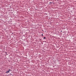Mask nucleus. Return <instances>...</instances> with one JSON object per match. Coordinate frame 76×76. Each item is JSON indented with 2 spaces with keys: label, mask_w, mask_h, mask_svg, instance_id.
<instances>
[{
  "label": "nucleus",
  "mask_w": 76,
  "mask_h": 76,
  "mask_svg": "<svg viewBox=\"0 0 76 76\" xmlns=\"http://www.w3.org/2000/svg\"><path fill=\"white\" fill-rule=\"evenodd\" d=\"M8 72H9V71H8L7 72V73Z\"/></svg>",
  "instance_id": "nucleus-1"
},
{
  "label": "nucleus",
  "mask_w": 76,
  "mask_h": 76,
  "mask_svg": "<svg viewBox=\"0 0 76 76\" xmlns=\"http://www.w3.org/2000/svg\"><path fill=\"white\" fill-rule=\"evenodd\" d=\"M45 38H46V37H44V38H43L44 39H45Z\"/></svg>",
  "instance_id": "nucleus-2"
},
{
  "label": "nucleus",
  "mask_w": 76,
  "mask_h": 76,
  "mask_svg": "<svg viewBox=\"0 0 76 76\" xmlns=\"http://www.w3.org/2000/svg\"><path fill=\"white\" fill-rule=\"evenodd\" d=\"M51 3H52V2H50L49 3V4H51Z\"/></svg>",
  "instance_id": "nucleus-3"
},
{
  "label": "nucleus",
  "mask_w": 76,
  "mask_h": 76,
  "mask_svg": "<svg viewBox=\"0 0 76 76\" xmlns=\"http://www.w3.org/2000/svg\"><path fill=\"white\" fill-rule=\"evenodd\" d=\"M8 71H10L11 70L10 69H9Z\"/></svg>",
  "instance_id": "nucleus-4"
},
{
  "label": "nucleus",
  "mask_w": 76,
  "mask_h": 76,
  "mask_svg": "<svg viewBox=\"0 0 76 76\" xmlns=\"http://www.w3.org/2000/svg\"><path fill=\"white\" fill-rule=\"evenodd\" d=\"M42 35V36H43V34H42V35Z\"/></svg>",
  "instance_id": "nucleus-5"
},
{
  "label": "nucleus",
  "mask_w": 76,
  "mask_h": 76,
  "mask_svg": "<svg viewBox=\"0 0 76 76\" xmlns=\"http://www.w3.org/2000/svg\"><path fill=\"white\" fill-rule=\"evenodd\" d=\"M7 54V55H8V54Z\"/></svg>",
  "instance_id": "nucleus-6"
}]
</instances>
